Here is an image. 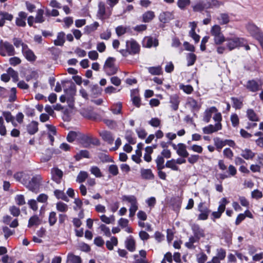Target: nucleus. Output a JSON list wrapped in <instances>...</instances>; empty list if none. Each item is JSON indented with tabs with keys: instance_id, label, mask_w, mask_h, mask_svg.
<instances>
[{
	"instance_id": "1",
	"label": "nucleus",
	"mask_w": 263,
	"mask_h": 263,
	"mask_svg": "<svg viewBox=\"0 0 263 263\" xmlns=\"http://www.w3.org/2000/svg\"><path fill=\"white\" fill-rule=\"evenodd\" d=\"M21 182L29 190L33 192H37L41 185L42 177L39 175L33 176L31 178L26 174L21 175Z\"/></svg>"
},
{
	"instance_id": "2",
	"label": "nucleus",
	"mask_w": 263,
	"mask_h": 263,
	"mask_svg": "<svg viewBox=\"0 0 263 263\" xmlns=\"http://www.w3.org/2000/svg\"><path fill=\"white\" fill-rule=\"evenodd\" d=\"M0 54L3 57H11L15 54V49L8 41H0Z\"/></svg>"
},
{
	"instance_id": "3",
	"label": "nucleus",
	"mask_w": 263,
	"mask_h": 263,
	"mask_svg": "<svg viewBox=\"0 0 263 263\" xmlns=\"http://www.w3.org/2000/svg\"><path fill=\"white\" fill-rule=\"evenodd\" d=\"M225 40L227 42L226 47L230 51L242 46L245 41L244 39L236 36L227 37Z\"/></svg>"
},
{
	"instance_id": "4",
	"label": "nucleus",
	"mask_w": 263,
	"mask_h": 263,
	"mask_svg": "<svg viewBox=\"0 0 263 263\" xmlns=\"http://www.w3.org/2000/svg\"><path fill=\"white\" fill-rule=\"evenodd\" d=\"M211 34L214 37L215 44L220 45L225 41V37L222 34L221 27L218 25H214L211 29Z\"/></svg>"
},
{
	"instance_id": "5",
	"label": "nucleus",
	"mask_w": 263,
	"mask_h": 263,
	"mask_svg": "<svg viewBox=\"0 0 263 263\" xmlns=\"http://www.w3.org/2000/svg\"><path fill=\"white\" fill-rule=\"evenodd\" d=\"M115 59L112 57H109L106 60L103 66V69L106 74L111 76L115 74L118 71V67L115 64Z\"/></svg>"
},
{
	"instance_id": "6",
	"label": "nucleus",
	"mask_w": 263,
	"mask_h": 263,
	"mask_svg": "<svg viewBox=\"0 0 263 263\" xmlns=\"http://www.w3.org/2000/svg\"><path fill=\"white\" fill-rule=\"evenodd\" d=\"M123 201H127L130 203V207L129 209V216L133 217L138 210V202L135 196L133 195H124L122 197Z\"/></svg>"
},
{
	"instance_id": "7",
	"label": "nucleus",
	"mask_w": 263,
	"mask_h": 263,
	"mask_svg": "<svg viewBox=\"0 0 263 263\" xmlns=\"http://www.w3.org/2000/svg\"><path fill=\"white\" fill-rule=\"evenodd\" d=\"M126 45L129 54H136L138 53L140 50V46L136 41L133 39L126 41Z\"/></svg>"
},
{
	"instance_id": "8",
	"label": "nucleus",
	"mask_w": 263,
	"mask_h": 263,
	"mask_svg": "<svg viewBox=\"0 0 263 263\" xmlns=\"http://www.w3.org/2000/svg\"><path fill=\"white\" fill-rule=\"evenodd\" d=\"M221 124L220 123H216L214 125L210 124L203 127L202 130L205 134H211L221 129Z\"/></svg>"
},
{
	"instance_id": "9",
	"label": "nucleus",
	"mask_w": 263,
	"mask_h": 263,
	"mask_svg": "<svg viewBox=\"0 0 263 263\" xmlns=\"http://www.w3.org/2000/svg\"><path fill=\"white\" fill-rule=\"evenodd\" d=\"M192 7L195 12H201L205 9H208L207 2L202 0H196Z\"/></svg>"
},
{
	"instance_id": "10",
	"label": "nucleus",
	"mask_w": 263,
	"mask_h": 263,
	"mask_svg": "<svg viewBox=\"0 0 263 263\" xmlns=\"http://www.w3.org/2000/svg\"><path fill=\"white\" fill-rule=\"evenodd\" d=\"M52 179L57 183H60L63 177V172L58 168H53L51 170Z\"/></svg>"
},
{
	"instance_id": "11",
	"label": "nucleus",
	"mask_w": 263,
	"mask_h": 263,
	"mask_svg": "<svg viewBox=\"0 0 263 263\" xmlns=\"http://www.w3.org/2000/svg\"><path fill=\"white\" fill-rule=\"evenodd\" d=\"M198 210L200 212V214L198 216V219L200 220H206L210 211L206 207L203 206V203L200 202L198 205Z\"/></svg>"
},
{
	"instance_id": "12",
	"label": "nucleus",
	"mask_w": 263,
	"mask_h": 263,
	"mask_svg": "<svg viewBox=\"0 0 263 263\" xmlns=\"http://www.w3.org/2000/svg\"><path fill=\"white\" fill-rule=\"evenodd\" d=\"M22 53L26 59L30 62L34 61L36 59V56L33 52L30 50L28 46H24Z\"/></svg>"
},
{
	"instance_id": "13",
	"label": "nucleus",
	"mask_w": 263,
	"mask_h": 263,
	"mask_svg": "<svg viewBox=\"0 0 263 263\" xmlns=\"http://www.w3.org/2000/svg\"><path fill=\"white\" fill-rule=\"evenodd\" d=\"M143 46L151 48L152 46L157 47L158 45V41L156 39L150 36L145 37L143 41Z\"/></svg>"
},
{
	"instance_id": "14",
	"label": "nucleus",
	"mask_w": 263,
	"mask_h": 263,
	"mask_svg": "<svg viewBox=\"0 0 263 263\" xmlns=\"http://www.w3.org/2000/svg\"><path fill=\"white\" fill-rule=\"evenodd\" d=\"M18 16L16 18L15 23L16 25L20 27H25L26 25V18L27 16V14L23 11H21L18 13Z\"/></svg>"
},
{
	"instance_id": "15",
	"label": "nucleus",
	"mask_w": 263,
	"mask_h": 263,
	"mask_svg": "<svg viewBox=\"0 0 263 263\" xmlns=\"http://www.w3.org/2000/svg\"><path fill=\"white\" fill-rule=\"evenodd\" d=\"M192 230L194 235L200 239L201 237L205 236L204 230L198 224H194L192 226Z\"/></svg>"
},
{
	"instance_id": "16",
	"label": "nucleus",
	"mask_w": 263,
	"mask_h": 263,
	"mask_svg": "<svg viewBox=\"0 0 263 263\" xmlns=\"http://www.w3.org/2000/svg\"><path fill=\"white\" fill-rule=\"evenodd\" d=\"M173 18V14L168 11L162 12L159 16V21L163 23H167Z\"/></svg>"
},
{
	"instance_id": "17",
	"label": "nucleus",
	"mask_w": 263,
	"mask_h": 263,
	"mask_svg": "<svg viewBox=\"0 0 263 263\" xmlns=\"http://www.w3.org/2000/svg\"><path fill=\"white\" fill-rule=\"evenodd\" d=\"M178 147L176 153L179 156L183 158H186L189 156V154L186 150V146L184 144L182 143H178Z\"/></svg>"
},
{
	"instance_id": "18",
	"label": "nucleus",
	"mask_w": 263,
	"mask_h": 263,
	"mask_svg": "<svg viewBox=\"0 0 263 263\" xmlns=\"http://www.w3.org/2000/svg\"><path fill=\"white\" fill-rule=\"evenodd\" d=\"M105 5L103 2H100L98 4V10L97 16L99 19L103 20L105 18Z\"/></svg>"
},
{
	"instance_id": "19",
	"label": "nucleus",
	"mask_w": 263,
	"mask_h": 263,
	"mask_svg": "<svg viewBox=\"0 0 263 263\" xmlns=\"http://www.w3.org/2000/svg\"><path fill=\"white\" fill-rule=\"evenodd\" d=\"M216 112H217V109L214 106L211 107L206 109L204 113L203 121L206 123L209 122L211 120L212 114Z\"/></svg>"
},
{
	"instance_id": "20",
	"label": "nucleus",
	"mask_w": 263,
	"mask_h": 263,
	"mask_svg": "<svg viewBox=\"0 0 263 263\" xmlns=\"http://www.w3.org/2000/svg\"><path fill=\"white\" fill-rule=\"evenodd\" d=\"M247 30L250 32L251 34L255 37L258 36V34L261 33L259 32L258 28L252 23H248L246 26Z\"/></svg>"
},
{
	"instance_id": "21",
	"label": "nucleus",
	"mask_w": 263,
	"mask_h": 263,
	"mask_svg": "<svg viewBox=\"0 0 263 263\" xmlns=\"http://www.w3.org/2000/svg\"><path fill=\"white\" fill-rule=\"evenodd\" d=\"M246 87L247 89L252 92H255L259 89V86L255 81L249 80L247 82Z\"/></svg>"
},
{
	"instance_id": "22",
	"label": "nucleus",
	"mask_w": 263,
	"mask_h": 263,
	"mask_svg": "<svg viewBox=\"0 0 263 263\" xmlns=\"http://www.w3.org/2000/svg\"><path fill=\"white\" fill-rule=\"evenodd\" d=\"M65 42V34L64 32H60L57 35V39L54 41L55 46H62Z\"/></svg>"
},
{
	"instance_id": "23",
	"label": "nucleus",
	"mask_w": 263,
	"mask_h": 263,
	"mask_svg": "<svg viewBox=\"0 0 263 263\" xmlns=\"http://www.w3.org/2000/svg\"><path fill=\"white\" fill-rule=\"evenodd\" d=\"M38 123L36 121H32L27 127V132L30 135H33L38 131Z\"/></svg>"
},
{
	"instance_id": "24",
	"label": "nucleus",
	"mask_w": 263,
	"mask_h": 263,
	"mask_svg": "<svg viewBox=\"0 0 263 263\" xmlns=\"http://www.w3.org/2000/svg\"><path fill=\"white\" fill-rule=\"evenodd\" d=\"M100 135L103 139L109 144H112L114 141V138L111 134L107 131H103L100 133Z\"/></svg>"
},
{
	"instance_id": "25",
	"label": "nucleus",
	"mask_w": 263,
	"mask_h": 263,
	"mask_svg": "<svg viewBox=\"0 0 263 263\" xmlns=\"http://www.w3.org/2000/svg\"><path fill=\"white\" fill-rule=\"evenodd\" d=\"M255 155V154L253 152L251 149L246 148L242 150L241 156L246 160L252 159Z\"/></svg>"
},
{
	"instance_id": "26",
	"label": "nucleus",
	"mask_w": 263,
	"mask_h": 263,
	"mask_svg": "<svg viewBox=\"0 0 263 263\" xmlns=\"http://www.w3.org/2000/svg\"><path fill=\"white\" fill-rule=\"evenodd\" d=\"M170 102L172 104L171 107L174 110L178 109L180 101L179 97L177 95L171 96Z\"/></svg>"
},
{
	"instance_id": "27",
	"label": "nucleus",
	"mask_w": 263,
	"mask_h": 263,
	"mask_svg": "<svg viewBox=\"0 0 263 263\" xmlns=\"http://www.w3.org/2000/svg\"><path fill=\"white\" fill-rule=\"evenodd\" d=\"M155 17L154 12L152 11H147L142 15V22L148 23L151 22Z\"/></svg>"
},
{
	"instance_id": "28",
	"label": "nucleus",
	"mask_w": 263,
	"mask_h": 263,
	"mask_svg": "<svg viewBox=\"0 0 263 263\" xmlns=\"http://www.w3.org/2000/svg\"><path fill=\"white\" fill-rule=\"evenodd\" d=\"M217 20L221 25H226L229 23L230 16L228 13H221L217 17Z\"/></svg>"
},
{
	"instance_id": "29",
	"label": "nucleus",
	"mask_w": 263,
	"mask_h": 263,
	"mask_svg": "<svg viewBox=\"0 0 263 263\" xmlns=\"http://www.w3.org/2000/svg\"><path fill=\"white\" fill-rule=\"evenodd\" d=\"M141 176L143 179H153L154 178V174H153L151 170L150 169H144L141 170Z\"/></svg>"
},
{
	"instance_id": "30",
	"label": "nucleus",
	"mask_w": 263,
	"mask_h": 263,
	"mask_svg": "<svg viewBox=\"0 0 263 263\" xmlns=\"http://www.w3.org/2000/svg\"><path fill=\"white\" fill-rule=\"evenodd\" d=\"M68 262L70 263H82V260L80 256L69 253L67 257V263H68Z\"/></svg>"
},
{
	"instance_id": "31",
	"label": "nucleus",
	"mask_w": 263,
	"mask_h": 263,
	"mask_svg": "<svg viewBox=\"0 0 263 263\" xmlns=\"http://www.w3.org/2000/svg\"><path fill=\"white\" fill-rule=\"evenodd\" d=\"M125 245L126 248L130 252H134L135 250V241L134 239L130 237L126 240Z\"/></svg>"
},
{
	"instance_id": "32",
	"label": "nucleus",
	"mask_w": 263,
	"mask_h": 263,
	"mask_svg": "<svg viewBox=\"0 0 263 263\" xmlns=\"http://www.w3.org/2000/svg\"><path fill=\"white\" fill-rule=\"evenodd\" d=\"M247 116L251 121L256 122L259 120L258 117L252 109H249L247 110Z\"/></svg>"
},
{
	"instance_id": "33",
	"label": "nucleus",
	"mask_w": 263,
	"mask_h": 263,
	"mask_svg": "<svg viewBox=\"0 0 263 263\" xmlns=\"http://www.w3.org/2000/svg\"><path fill=\"white\" fill-rule=\"evenodd\" d=\"M207 5L208 9L213 7L219 8L220 6H223L224 3L217 0H208Z\"/></svg>"
},
{
	"instance_id": "34",
	"label": "nucleus",
	"mask_w": 263,
	"mask_h": 263,
	"mask_svg": "<svg viewBox=\"0 0 263 263\" xmlns=\"http://www.w3.org/2000/svg\"><path fill=\"white\" fill-rule=\"evenodd\" d=\"M88 174L87 172L85 171H80L78 174L76 181L79 183H82L85 181V180L88 178Z\"/></svg>"
},
{
	"instance_id": "35",
	"label": "nucleus",
	"mask_w": 263,
	"mask_h": 263,
	"mask_svg": "<svg viewBox=\"0 0 263 263\" xmlns=\"http://www.w3.org/2000/svg\"><path fill=\"white\" fill-rule=\"evenodd\" d=\"M156 163L157 164V167L158 170H162L165 166V165L164 164V157L161 155H158L155 160Z\"/></svg>"
},
{
	"instance_id": "36",
	"label": "nucleus",
	"mask_w": 263,
	"mask_h": 263,
	"mask_svg": "<svg viewBox=\"0 0 263 263\" xmlns=\"http://www.w3.org/2000/svg\"><path fill=\"white\" fill-rule=\"evenodd\" d=\"M44 12L43 9H38L36 12V15L35 17V22L37 23H42L45 21L43 16Z\"/></svg>"
},
{
	"instance_id": "37",
	"label": "nucleus",
	"mask_w": 263,
	"mask_h": 263,
	"mask_svg": "<svg viewBox=\"0 0 263 263\" xmlns=\"http://www.w3.org/2000/svg\"><path fill=\"white\" fill-rule=\"evenodd\" d=\"M71 96L69 97H67V101L68 103V105L70 107L72 108L74 106V99L72 97L76 93V88L74 86L70 87Z\"/></svg>"
},
{
	"instance_id": "38",
	"label": "nucleus",
	"mask_w": 263,
	"mask_h": 263,
	"mask_svg": "<svg viewBox=\"0 0 263 263\" xmlns=\"http://www.w3.org/2000/svg\"><path fill=\"white\" fill-rule=\"evenodd\" d=\"M176 164L175 160L173 159L166 161L165 163V167L171 168L173 171H177L179 170V167Z\"/></svg>"
},
{
	"instance_id": "39",
	"label": "nucleus",
	"mask_w": 263,
	"mask_h": 263,
	"mask_svg": "<svg viewBox=\"0 0 263 263\" xmlns=\"http://www.w3.org/2000/svg\"><path fill=\"white\" fill-rule=\"evenodd\" d=\"M191 4V0H178L177 2V6L181 10H184Z\"/></svg>"
},
{
	"instance_id": "40",
	"label": "nucleus",
	"mask_w": 263,
	"mask_h": 263,
	"mask_svg": "<svg viewBox=\"0 0 263 263\" xmlns=\"http://www.w3.org/2000/svg\"><path fill=\"white\" fill-rule=\"evenodd\" d=\"M199 240L196 237L191 236L189 238V241L185 243V246L189 249H193L195 248L194 243Z\"/></svg>"
},
{
	"instance_id": "41",
	"label": "nucleus",
	"mask_w": 263,
	"mask_h": 263,
	"mask_svg": "<svg viewBox=\"0 0 263 263\" xmlns=\"http://www.w3.org/2000/svg\"><path fill=\"white\" fill-rule=\"evenodd\" d=\"M118 244V239L115 237H112L110 238V240L106 241V247L110 250H111L114 248V246H117Z\"/></svg>"
},
{
	"instance_id": "42",
	"label": "nucleus",
	"mask_w": 263,
	"mask_h": 263,
	"mask_svg": "<svg viewBox=\"0 0 263 263\" xmlns=\"http://www.w3.org/2000/svg\"><path fill=\"white\" fill-rule=\"evenodd\" d=\"M186 59L187 61V65L188 66H192L195 63L196 60V55L193 53H188L186 57Z\"/></svg>"
},
{
	"instance_id": "43",
	"label": "nucleus",
	"mask_w": 263,
	"mask_h": 263,
	"mask_svg": "<svg viewBox=\"0 0 263 263\" xmlns=\"http://www.w3.org/2000/svg\"><path fill=\"white\" fill-rule=\"evenodd\" d=\"M40 224V219L37 216L34 215L32 216L28 221V227H31L34 225H38Z\"/></svg>"
},
{
	"instance_id": "44",
	"label": "nucleus",
	"mask_w": 263,
	"mask_h": 263,
	"mask_svg": "<svg viewBox=\"0 0 263 263\" xmlns=\"http://www.w3.org/2000/svg\"><path fill=\"white\" fill-rule=\"evenodd\" d=\"M54 195L58 199H61L65 201H68V198L65 193L60 190H57L54 191Z\"/></svg>"
},
{
	"instance_id": "45",
	"label": "nucleus",
	"mask_w": 263,
	"mask_h": 263,
	"mask_svg": "<svg viewBox=\"0 0 263 263\" xmlns=\"http://www.w3.org/2000/svg\"><path fill=\"white\" fill-rule=\"evenodd\" d=\"M56 208L61 212H66L68 209V205L62 202H59L56 204Z\"/></svg>"
},
{
	"instance_id": "46",
	"label": "nucleus",
	"mask_w": 263,
	"mask_h": 263,
	"mask_svg": "<svg viewBox=\"0 0 263 263\" xmlns=\"http://www.w3.org/2000/svg\"><path fill=\"white\" fill-rule=\"evenodd\" d=\"M90 172L97 178H100L102 176L100 168L96 166L91 167L90 168Z\"/></svg>"
},
{
	"instance_id": "47",
	"label": "nucleus",
	"mask_w": 263,
	"mask_h": 263,
	"mask_svg": "<svg viewBox=\"0 0 263 263\" xmlns=\"http://www.w3.org/2000/svg\"><path fill=\"white\" fill-rule=\"evenodd\" d=\"M57 218L56 213L54 212H51L49 213L48 221L50 226H53L57 222Z\"/></svg>"
},
{
	"instance_id": "48",
	"label": "nucleus",
	"mask_w": 263,
	"mask_h": 263,
	"mask_svg": "<svg viewBox=\"0 0 263 263\" xmlns=\"http://www.w3.org/2000/svg\"><path fill=\"white\" fill-rule=\"evenodd\" d=\"M82 158H89V152L87 151H80L76 156V158L77 160H79Z\"/></svg>"
},
{
	"instance_id": "49",
	"label": "nucleus",
	"mask_w": 263,
	"mask_h": 263,
	"mask_svg": "<svg viewBox=\"0 0 263 263\" xmlns=\"http://www.w3.org/2000/svg\"><path fill=\"white\" fill-rule=\"evenodd\" d=\"M99 23L97 22H95L93 24L86 26L85 27V30L87 33H90L96 30L97 28L99 27Z\"/></svg>"
},
{
	"instance_id": "50",
	"label": "nucleus",
	"mask_w": 263,
	"mask_h": 263,
	"mask_svg": "<svg viewBox=\"0 0 263 263\" xmlns=\"http://www.w3.org/2000/svg\"><path fill=\"white\" fill-rule=\"evenodd\" d=\"M148 71L153 75H159L161 73V68L160 66L151 67L148 68Z\"/></svg>"
},
{
	"instance_id": "51",
	"label": "nucleus",
	"mask_w": 263,
	"mask_h": 263,
	"mask_svg": "<svg viewBox=\"0 0 263 263\" xmlns=\"http://www.w3.org/2000/svg\"><path fill=\"white\" fill-rule=\"evenodd\" d=\"M7 72L9 74V77H11L14 82L18 80V73L14 70L12 68H9Z\"/></svg>"
},
{
	"instance_id": "52",
	"label": "nucleus",
	"mask_w": 263,
	"mask_h": 263,
	"mask_svg": "<svg viewBox=\"0 0 263 263\" xmlns=\"http://www.w3.org/2000/svg\"><path fill=\"white\" fill-rule=\"evenodd\" d=\"M228 203L226 198H222L219 202V205L218 206V211L221 213H223L226 209V205Z\"/></svg>"
},
{
	"instance_id": "53",
	"label": "nucleus",
	"mask_w": 263,
	"mask_h": 263,
	"mask_svg": "<svg viewBox=\"0 0 263 263\" xmlns=\"http://www.w3.org/2000/svg\"><path fill=\"white\" fill-rule=\"evenodd\" d=\"M231 100L233 103V107L236 109H240L242 106V102L240 100L235 98H232Z\"/></svg>"
},
{
	"instance_id": "54",
	"label": "nucleus",
	"mask_w": 263,
	"mask_h": 263,
	"mask_svg": "<svg viewBox=\"0 0 263 263\" xmlns=\"http://www.w3.org/2000/svg\"><path fill=\"white\" fill-rule=\"evenodd\" d=\"M15 201L18 205H22L25 204V197L23 195H17L15 197Z\"/></svg>"
},
{
	"instance_id": "55",
	"label": "nucleus",
	"mask_w": 263,
	"mask_h": 263,
	"mask_svg": "<svg viewBox=\"0 0 263 263\" xmlns=\"http://www.w3.org/2000/svg\"><path fill=\"white\" fill-rule=\"evenodd\" d=\"M100 219L102 221L106 224H109L115 221V218L114 216H111L110 217H108L105 215H103L100 216Z\"/></svg>"
},
{
	"instance_id": "56",
	"label": "nucleus",
	"mask_w": 263,
	"mask_h": 263,
	"mask_svg": "<svg viewBox=\"0 0 263 263\" xmlns=\"http://www.w3.org/2000/svg\"><path fill=\"white\" fill-rule=\"evenodd\" d=\"M9 211L11 215L14 217L18 216L21 213L20 209L14 205L9 208Z\"/></svg>"
},
{
	"instance_id": "57",
	"label": "nucleus",
	"mask_w": 263,
	"mask_h": 263,
	"mask_svg": "<svg viewBox=\"0 0 263 263\" xmlns=\"http://www.w3.org/2000/svg\"><path fill=\"white\" fill-rule=\"evenodd\" d=\"M0 17H3L4 21H11L13 18L12 14H10L7 12H0Z\"/></svg>"
},
{
	"instance_id": "58",
	"label": "nucleus",
	"mask_w": 263,
	"mask_h": 263,
	"mask_svg": "<svg viewBox=\"0 0 263 263\" xmlns=\"http://www.w3.org/2000/svg\"><path fill=\"white\" fill-rule=\"evenodd\" d=\"M13 43L14 45L16 47L18 48L20 46L22 47V50L23 49L24 46H27L20 39L14 37L13 39Z\"/></svg>"
},
{
	"instance_id": "59",
	"label": "nucleus",
	"mask_w": 263,
	"mask_h": 263,
	"mask_svg": "<svg viewBox=\"0 0 263 263\" xmlns=\"http://www.w3.org/2000/svg\"><path fill=\"white\" fill-rule=\"evenodd\" d=\"M149 124L154 127H158L160 126L161 121L158 118H153L148 121Z\"/></svg>"
},
{
	"instance_id": "60",
	"label": "nucleus",
	"mask_w": 263,
	"mask_h": 263,
	"mask_svg": "<svg viewBox=\"0 0 263 263\" xmlns=\"http://www.w3.org/2000/svg\"><path fill=\"white\" fill-rule=\"evenodd\" d=\"M216 256L218 258L220 259L221 260H223L226 256V251L222 248L218 249L217 250V253Z\"/></svg>"
},
{
	"instance_id": "61",
	"label": "nucleus",
	"mask_w": 263,
	"mask_h": 263,
	"mask_svg": "<svg viewBox=\"0 0 263 263\" xmlns=\"http://www.w3.org/2000/svg\"><path fill=\"white\" fill-rule=\"evenodd\" d=\"M231 121L234 127L237 126L239 123V120L237 115L236 114H232L231 116Z\"/></svg>"
},
{
	"instance_id": "62",
	"label": "nucleus",
	"mask_w": 263,
	"mask_h": 263,
	"mask_svg": "<svg viewBox=\"0 0 263 263\" xmlns=\"http://www.w3.org/2000/svg\"><path fill=\"white\" fill-rule=\"evenodd\" d=\"M111 35V31L109 29H107L105 31L100 34V38L102 40H109Z\"/></svg>"
},
{
	"instance_id": "63",
	"label": "nucleus",
	"mask_w": 263,
	"mask_h": 263,
	"mask_svg": "<svg viewBox=\"0 0 263 263\" xmlns=\"http://www.w3.org/2000/svg\"><path fill=\"white\" fill-rule=\"evenodd\" d=\"M197 259L198 263H204L208 259L206 255L203 253L197 255Z\"/></svg>"
},
{
	"instance_id": "64",
	"label": "nucleus",
	"mask_w": 263,
	"mask_h": 263,
	"mask_svg": "<svg viewBox=\"0 0 263 263\" xmlns=\"http://www.w3.org/2000/svg\"><path fill=\"white\" fill-rule=\"evenodd\" d=\"M215 145L217 148L221 149L223 146L226 145L224 141L221 140L219 138H216L214 139Z\"/></svg>"
}]
</instances>
